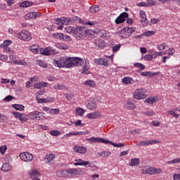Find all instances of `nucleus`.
Wrapping results in <instances>:
<instances>
[{
  "label": "nucleus",
  "mask_w": 180,
  "mask_h": 180,
  "mask_svg": "<svg viewBox=\"0 0 180 180\" xmlns=\"http://www.w3.org/2000/svg\"><path fill=\"white\" fill-rule=\"evenodd\" d=\"M53 64L58 68H71V67H80L82 58H60L59 60L53 59Z\"/></svg>",
  "instance_id": "1"
},
{
  "label": "nucleus",
  "mask_w": 180,
  "mask_h": 180,
  "mask_svg": "<svg viewBox=\"0 0 180 180\" xmlns=\"http://www.w3.org/2000/svg\"><path fill=\"white\" fill-rule=\"evenodd\" d=\"M95 34V32L91 30L86 29L85 27L77 26L75 28V37L77 39H81V37H89Z\"/></svg>",
  "instance_id": "2"
},
{
  "label": "nucleus",
  "mask_w": 180,
  "mask_h": 180,
  "mask_svg": "<svg viewBox=\"0 0 180 180\" xmlns=\"http://www.w3.org/2000/svg\"><path fill=\"white\" fill-rule=\"evenodd\" d=\"M65 174H67L68 176H73L74 175H78L79 172L77 170V169H69L68 170H62L57 172L58 176H65Z\"/></svg>",
  "instance_id": "3"
},
{
  "label": "nucleus",
  "mask_w": 180,
  "mask_h": 180,
  "mask_svg": "<svg viewBox=\"0 0 180 180\" xmlns=\"http://www.w3.org/2000/svg\"><path fill=\"white\" fill-rule=\"evenodd\" d=\"M147 89H138L134 91V96L135 99L140 101L141 99H146L147 98Z\"/></svg>",
  "instance_id": "4"
},
{
  "label": "nucleus",
  "mask_w": 180,
  "mask_h": 180,
  "mask_svg": "<svg viewBox=\"0 0 180 180\" xmlns=\"http://www.w3.org/2000/svg\"><path fill=\"white\" fill-rule=\"evenodd\" d=\"M76 67H79L80 68L79 69V72L81 74H83L84 75H86L88 74H91V66L89 65V62H84V60L82 59V63L80 65V66H76Z\"/></svg>",
  "instance_id": "5"
},
{
  "label": "nucleus",
  "mask_w": 180,
  "mask_h": 180,
  "mask_svg": "<svg viewBox=\"0 0 180 180\" xmlns=\"http://www.w3.org/2000/svg\"><path fill=\"white\" fill-rule=\"evenodd\" d=\"M18 38L24 41H29V40H32V35L29 31L22 30L18 34Z\"/></svg>",
  "instance_id": "6"
},
{
  "label": "nucleus",
  "mask_w": 180,
  "mask_h": 180,
  "mask_svg": "<svg viewBox=\"0 0 180 180\" xmlns=\"http://www.w3.org/2000/svg\"><path fill=\"white\" fill-rule=\"evenodd\" d=\"M93 44L94 45L95 49L97 50H102V49H105L106 47V44L105 41L101 39H96L93 41Z\"/></svg>",
  "instance_id": "7"
},
{
  "label": "nucleus",
  "mask_w": 180,
  "mask_h": 180,
  "mask_svg": "<svg viewBox=\"0 0 180 180\" xmlns=\"http://www.w3.org/2000/svg\"><path fill=\"white\" fill-rule=\"evenodd\" d=\"M129 18V13L127 12L122 13L115 20L116 25H120L125 22L126 19Z\"/></svg>",
  "instance_id": "8"
},
{
  "label": "nucleus",
  "mask_w": 180,
  "mask_h": 180,
  "mask_svg": "<svg viewBox=\"0 0 180 180\" xmlns=\"http://www.w3.org/2000/svg\"><path fill=\"white\" fill-rule=\"evenodd\" d=\"M20 158L22 161L29 162L30 161H33V155H32L31 153H29L27 152H25V153L20 154Z\"/></svg>",
  "instance_id": "9"
},
{
  "label": "nucleus",
  "mask_w": 180,
  "mask_h": 180,
  "mask_svg": "<svg viewBox=\"0 0 180 180\" xmlns=\"http://www.w3.org/2000/svg\"><path fill=\"white\" fill-rule=\"evenodd\" d=\"M161 143L160 140L153 139L149 141H143L137 143V146H153V144H158Z\"/></svg>",
  "instance_id": "10"
},
{
  "label": "nucleus",
  "mask_w": 180,
  "mask_h": 180,
  "mask_svg": "<svg viewBox=\"0 0 180 180\" xmlns=\"http://www.w3.org/2000/svg\"><path fill=\"white\" fill-rule=\"evenodd\" d=\"M86 105L87 109H89V110H96V108H98L96 105V101L92 98L87 101Z\"/></svg>",
  "instance_id": "11"
},
{
  "label": "nucleus",
  "mask_w": 180,
  "mask_h": 180,
  "mask_svg": "<svg viewBox=\"0 0 180 180\" xmlns=\"http://www.w3.org/2000/svg\"><path fill=\"white\" fill-rule=\"evenodd\" d=\"M35 115H38V117H34V113H28L27 116L31 120H41L43 119V112L35 111Z\"/></svg>",
  "instance_id": "12"
},
{
  "label": "nucleus",
  "mask_w": 180,
  "mask_h": 180,
  "mask_svg": "<svg viewBox=\"0 0 180 180\" xmlns=\"http://www.w3.org/2000/svg\"><path fill=\"white\" fill-rule=\"evenodd\" d=\"M41 13L39 12H30L27 13L25 15V18L27 20H30V19H37V18H40Z\"/></svg>",
  "instance_id": "13"
},
{
  "label": "nucleus",
  "mask_w": 180,
  "mask_h": 180,
  "mask_svg": "<svg viewBox=\"0 0 180 180\" xmlns=\"http://www.w3.org/2000/svg\"><path fill=\"white\" fill-rule=\"evenodd\" d=\"M141 22L143 26L148 25V20H147V15H146V11L141 10L139 12Z\"/></svg>",
  "instance_id": "14"
},
{
  "label": "nucleus",
  "mask_w": 180,
  "mask_h": 180,
  "mask_svg": "<svg viewBox=\"0 0 180 180\" xmlns=\"http://www.w3.org/2000/svg\"><path fill=\"white\" fill-rule=\"evenodd\" d=\"M75 162L74 163V165L75 167L82 166V167H91V165H89V161H84L82 159H76Z\"/></svg>",
  "instance_id": "15"
},
{
  "label": "nucleus",
  "mask_w": 180,
  "mask_h": 180,
  "mask_svg": "<svg viewBox=\"0 0 180 180\" xmlns=\"http://www.w3.org/2000/svg\"><path fill=\"white\" fill-rule=\"evenodd\" d=\"M86 141H90L91 143H107L106 139L99 137H91L85 139Z\"/></svg>",
  "instance_id": "16"
},
{
  "label": "nucleus",
  "mask_w": 180,
  "mask_h": 180,
  "mask_svg": "<svg viewBox=\"0 0 180 180\" xmlns=\"http://www.w3.org/2000/svg\"><path fill=\"white\" fill-rule=\"evenodd\" d=\"M95 63L97 64V65H104V67H108V65L110 64V62L109 59L101 58L99 59H96Z\"/></svg>",
  "instance_id": "17"
},
{
  "label": "nucleus",
  "mask_w": 180,
  "mask_h": 180,
  "mask_svg": "<svg viewBox=\"0 0 180 180\" xmlns=\"http://www.w3.org/2000/svg\"><path fill=\"white\" fill-rule=\"evenodd\" d=\"M28 174L30 175V178H32V179L33 178H40V176H41L40 172L37 171V169L30 170L28 172Z\"/></svg>",
  "instance_id": "18"
},
{
  "label": "nucleus",
  "mask_w": 180,
  "mask_h": 180,
  "mask_svg": "<svg viewBox=\"0 0 180 180\" xmlns=\"http://www.w3.org/2000/svg\"><path fill=\"white\" fill-rule=\"evenodd\" d=\"M73 150L75 153H79V154H86V148L81 146H74Z\"/></svg>",
  "instance_id": "19"
},
{
  "label": "nucleus",
  "mask_w": 180,
  "mask_h": 180,
  "mask_svg": "<svg viewBox=\"0 0 180 180\" xmlns=\"http://www.w3.org/2000/svg\"><path fill=\"white\" fill-rule=\"evenodd\" d=\"M54 158H56L54 154L46 155L44 158V162H46V164H53Z\"/></svg>",
  "instance_id": "20"
},
{
  "label": "nucleus",
  "mask_w": 180,
  "mask_h": 180,
  "mask_svg": "<svg viewBox=\"0 0 180 180\" xmlns=\"http://www.w3.org/2000/svg\"><path fill=\"white\" fill-rule=\"evenodd\" d=\"M122 82L124 85H131V84H134V80L131 77H125L122 79Z\"/></svg>",
  "instance_id": "21"
},
{
  "label": "nucleus",
  "mask_w": 180,
  "mask_h": 180,
  "mask_svg": "<svg viewBox=\"0 0 180 180\" xmlns=\"http://www.w3.org/2000/svg\"><path fill=\"white\" fill-rule=\"evenodd\" d=\"M49 85V83L46 82H39L34 85V89H41V88H46Z\"/></svg>",
  "instance_id": "22"
},
{
  "label": "nucleus",
  "mask_w": 180,
  "mask_h": 180,
  "mask_svg": "<svg viewBox=\"0 0 180 180\" xmlns=\"http://www.w3.org/2000/svg\"><path fill=\"white\" fill-rule=\"evenodd\" d=\"M98 117H101V112L99 111L90 112L87 115L88 119H98Z\"/></svg>",
  "instance_id": "23"
},
{
  "label": "nucleus",
  "mask_w": 180,
  "mask_h": 180,
  "mask_svg": "<svg viewBox=\"0 0 180 180\" xmlns=\"http://www.w3.org/2000/svg\"><path fill=\"white\" fill-rule=\"evenodd\" d=\"M30 50L34 54H38V53H39L40 46L37 44H33L30 47Z\"/></svg>",
  "instance_id": "24"
},
{
  "label": "nucleus",
  "mask_w": 180,
  "mask_h": 180,
  "mask_svg": "<svg viewBox=\"0 0 180 180\" xmlns=\"http://www.w3.org/2000/svg\"><path fill=\"white\" fill-rule=\"evenodd\" d=\"M125 108L129 110H133V109H136V105H134V103H133L131 100H128L125 104Z\"/></svg>",
  "instance_id": "25"
},
{
  "label": "nucleus",
  "mask_w": 180,
  "mask_h": 180,
  "mask_svg": "<svg viewBox=\"0 0 180 180\" xmlns=\"http://www.w3.org/2000/svg\"><path fill=\"white\" fill-rule=\"evenodd\" d=\"M157 101H158V97L150 96L145 100V103H150V105H153V103H155Z\"/></svg>",
  "instance_id": "26"
},
{
  "label": "nucleus",
  "mask_w": 180,
  "mask_h": 180,
  "mask_svg": "<svg viewBox=\"0 0 180 180\" xmlns=\"http://www.w3.org/2000/svg\"><path fill=\"white\" fill-rule=\"evenodd\" d=\"M140 164V159L132 158L131 159V162L129 164L130 167H137Z\"/></svg>",
  "instance_id": "27"
},
{
  "label": "nucleus",
  "mask_w": 180,
  "mask_h": 180,
  "mask_svg": "<svg viewBox=\"0 0 180 180\" xmlns=\"http://www.w3.org/2000/svg\"><path fill=\"white\" fill-rule=\"evenodd\" d=\"M105 141H107V143H105V144H110L111 146H113V147H124V143H115L110 141L106 140Z\"/></svg>",
  "instance_id": "28"
},
{
  "label": "nucleus",
  "mask_w": 180,
  "mask_h": 180,
  "mask_svg": "<svg viewBox=\"0 0 180 180\" xmlns=\"http://www.w3.org/2000/svg\"><path fill=\"white\" fill-rule=\"evenodd\" d=\"M141 75L142 77H149V78H152V77L157 75V73H153L151 72H141Z\"/></svg>",
  "instance_id": "29"
},
{
  "label": "nucleus",
  "mask_w": 180,
  "mask_h": 180,
  "mask_svg": "<svg viewBox=\"0 0 180 180\" xmlns=\"http://www.w3.org/2000/svg\"><path fill=\"white\" fill-rule=\"evenodd\" d=\"M13 64H15L16 65H25V67L27 65V62H25V60H15L13 61Z\"/></svg>",
  "instance_id": "30"
},
{
  "label": "nucleus",
  "mask_w": 180,
  "mask_h": 180,
  "mask_svg": "<svg viewBox=\"0 0 180 180\" xmlns=\"http://www.w3.org/2000/svg\"><path fill=\"white\" fill-rule=\"evenodd\" d=\"M134 28L133 27H127L125 28V34H127L128 37H130L131 34H133V33H134Z\"/></svg>",
  "instance_id": "31"
},
{
  "label": "nucleus",
  "mask_w": 180,
  "mask_h": 180,
  "mask_svg": "<svg viewBox=\"0 0 180 180\" xmlns=\"http://www.w3.org/2000/svg\"><path fill=\"white\" fill-rule=\"evenodd\" d=\"M89 11L91 13H96V12H99V6L98 5L92 6Z\"/></svg>",
  "instance_id": "32"
},
{
  "label": "nucleus",
  "mask_w": 180,
  "mask_h": 180,
  "mask_svg": "<svg viewBox=\"0 0 180 180\" xmlns=\"http://www.w3.org/2000/svg\"><path fill=\"white\" fill-rule=\"evenodd\" d=\"M39 54H42L43 56H49V47L46 48H40L39 49Z\"/></svg>",
  "instance_id": "33"
},
{
  "label": "nucleus",
  "mask_w": 180,
  "mask_h": 180,
  "mask_svg": "<svg viewBox=\"0 0 180 180\" xmlns=\"http://www.w3.org/2000/svg\"><path fill=\"white\" fill-rule=\"evenodd\" d=\"M32 5H33V2L25 1L21 3L20 6H21V8H29V6H32Z\"/></svg>",
  "instance_id": "34"
},
{
  "label": "nucleus",
  "mask_w": 180,
  "mask_h": 180,
  "mask_svg": "<svg viewBox=\"0 0 180 180\" xmlns=\"http://www.w3.org/2000/svg\"><path fill=\"white\" fill-rule=\"evenodd\" d=\"M36 64L39 67H42V68H47L49 67V65L47 64V63L43 60H39L36 63Z\"/></svg>",
  "instance_id": "35"
},
{
  "label": "nucleus",
  "mask_w": 180,
  "mask_h": 180,
  "mask_svg": "<svg viewBox=\"0 0 180 180\" xmlns=\"http://www.w3.org/2000/svg\"><path fill=\"white\" fill-rule=\"evenodd\" d=\"M8 51V53H9V56H8V58L11 60V61H13V60H15L16 59V56L13 53V51L11 50V49H7Z\"/></svg>",
  "instance_id": "36"
},
{
  "label": "nucleus",
  "mask_w": 180,
  "mask_h": 180,
  "mask_svg": "<svg viewBox=\"0 0 180 180\" xmlns=\"http://www.w3.org/2000/svg\"><path fill=\"white\" fill-rule=\"evenodd\" d=\"M65 30L69 34L73 33V34H75V28L72 26H67Z\"/></svg>",
  "instance_id": "37"
},
{
  "label": "nucleus",
  "mask_w": 180,
  "mask_h": 180,
  "mask_svg": "<svg viewBox=\"0 0 180 180\" xmlns=\"http://www.w3.org/2000/svg\"><path fill=\"white\" fill-rule=\"evenodd\" d=\"M11 168L12 167H11V165L9 163H5L1 167V169L4 172L11 171Z\"/></svg>",
  "instance_id": "38"
},
{
  "label": "nucleus",
  "mask_w": 180,
  "mask_h": 180,
  "mask_svg": "<svg viewBox=\"0 0 180 180\" xmlns=\"http://www.w3.org/2000/svg\"><path fill=\"white\" fill-rule=\"evenodd\" d=\"M84 113L85 110L83 108H81L79 107H77L76 108V115H79V116H84Z\"/></svg>",
  "instance_id": "39"
},
{
  "label": "nucleus",
  "mask_w": 180,
  "mask_h": 180,
  "mask_svg": "<svg viewBox=\"0 0 180 180\" xmlns=\"http://www.w3.org/2000/svg\"><path fill=\"white\" fill-rule=\"evenodd\" d=\"M84 85H86V86H90V88H94L96 84L94 80H87L84 82Z\"/></svg>",
  "instance_id": "40"
},
{
  "label": "nucleus",
  "mask_w": 180,
  "mask_h": 180,
  "mask_svg": "<svg viewBox=\"0 0 180 180\" xmlns=\"http://www.w3.org/2000/svg\"><path fill=\"white\" fill-rule=\"evenodd\" d=\"M12 106L14 109H16V110L22 111L25 110V106H23V105L13 104Z\"/></svg>",
  "instance_id": "41"
},
{
  "label": "nucleus",
  "mask_w": 180,
  "mask_h": 180,
  "mask_svg": "<svg viewBox=\"0 0 180 180\" xmlns=\"http://www.w3.org/2000/svg\"><path fill=\"white\" fill-rule=\"evenodd\" d=\"M56 46L58 49H60L62 50H67L68 49V46L67 45L62 43H58L56 44Z\"/></svg>",
  "instance_id": "42"
},
{
  "label": "nucleus",
  "mask_w": 180,
  "mask_h": 180,
  "mask_svg": "<svg viewBox=\"0 0 180 180\" xmlns=\"http://www.w3.org/2000/svg\"><path fill=\"white\" fill-rule=\"evenodd\" d=\"M134 66L135 67V68H139L141 70H145V68H146V65H143V63H134Z\"/></svg>",
  "instance_id": "43"
},
{
  "label": "nucleus",
  "mask_w": 180,
  "mask_h": 180,
  "mask_svg": "<svg viewBox=\"0 0 180 180\" xmlns=\"http://www.w3.org/2000/svg\"><path fill=\"white\" fill-rule=\"evenodd\" d=\"M79 134H82V131L79 132H70L64 135V137H70V136H79Z\"/></svg>",
  "instance_id": "44"
},
{
  "label": "nucleus",
  "mask_w": 180,
  "mask_h": 180,
  "mask_svg": "<svg viewBox=\"0 0 180 180\" xmlns=\"http://www.w3.org/2000/svg\"><path fill=\"white\" fill-rule=\"evenodd\" d=\"M49 113L51 115H58V113H60V109H58V108H51L49 110Z\"/></svg>",
  "instance_id": "45"
},
{
  "label": "nucleus",
  "mask_w": 180,
  "mask_h": 180,
  "mask_svg": "<svg viewBox=\"0 0 180 180\" xmlns=\"http://www.w3.org/2000/svg\"><path fill=\"white\" fill-rule=\"evenodd\" d=\"M12 44V41L11 40H6L4 43H3V47L4 49H6V50H8V46H11Z\"/></svg>",
  "instance_id": "46"
},
{
  "label": "nucleus",
  "mask_w": 180,
  "mask_h": 180,
  "mask_svg": "<svg viewBox=\"0 0 180 180\" xmlns=\"http://www.w3.org/2000/svg\"><path fill=\"white\" fill-rule=\"evenodd\" d=\"M171 10L172 12H178V4H175V0L172 2Z\"/></svg>",
  "instance_id": "47"
},
{
  "label": "nucleus",
  "mask_w": 180,
  "mask_h": 180,
  "mask_svg": "<svg viewBox=\"0 0 180 180\" xmlns=\"http://www.w3.org/2000/svg\"><path fill=\"white\" fill-rule=\"evenodd\" d=\"M48 50H49V56L57 54V51H56V49H53V47L51 46H48Z\"/></svg>",
  "instance_id": "48"
},
{
  "label": "nucleus",
  "mask_w": 180,
  "mask_h": 180,
  "mask_svg": "<svg viewBox=\"0 0 180 180\" xmlns=\"http://www.w3.org/2000/svg\"><path fill=\"white\" fill-rule=\"evenodd\" d=\"M157 49L158 50H165V49H167V44L166 43H163V44H158L157 46Z\"/></svg>",
  "instance_id": "49"
},
{
  "label": "nucleus",
  "mask_w": 180,
  "mask_h": 180,
  "mask_svg": "<svg viewBox=\"0 0 180 180\" xmlns=\"http://www.w3.org/2000/svg\"><path fill=\"white\" fill-rule=\"evenodd\" d=\"M53 37L56 39H59L60 40L63 39V37H64V34L63 33H54L53 34Z\"/></svg>",
  "instance_id": "50"
},
{
  "label": "nucleus",
  "mask_w": 180,
  "mask_h": 180,
  "mask_svg": "<svg viewBox=\"0 0 180 180\" xmlns=\"http://www.w3.org/2000/svg\"><path fill=\"white\" fill-rule=\"evenodd\" d=\"M49 134H51V136L57 137V136H60V134H61V132L58 130H53V131H51Z\"/></svg>",
  "instance_id": "51"
},
{
  "label": "nucleus",
  "mask_w": 180,
  "mask_h": 180,
  "mask_svg": "<svg viewBox=\"0 0 180 180\" xmlns=\"http://www.w3.org/2000/svg\"><path fill=\"white\" fill-rule=\"evenodd\" d=\"M44 103H50L54 102V98L48 97L46 98H43Z\"/></svg>",
  "instance_id": "52"
},
{
  "label": "nucleus",
  "mask_w": 180,
  "mask_h": 180,
  "mask_svg": "<svg viewBox=\"0 0 180 180\" xmlns=\"http://www.w3.org/2000/svg\"><path fill=\"white\" fill-rule=\"evenodd\" d=\"M153 34H155V32L154 31H146L143 33V36H146V37H151Z\"/></svg>",
  "instance_id": "53"
},
{
  "label": "nucleus",
  "mask_w": 180,
  "mask_h": 180,
  "mask_svg": "<svg viewBox=\"0 0 180 180\" xmlns=\"http://www.w3.org/2000/svg\"><path fill=\"white\" fill-rule=\"evenodd\" d=\"M168 115H170V116H174V117H175L176 119H178L179 117V114H177L172 110L168 111Z\"/></svg>",
  "instance_id": "54"
},
{
  "label": "nucleus",
  "mask_w": 180,
  "mask_h": 180,
  "mask_svg": "<svg viewBox=\"0 0 180 180\" xmlns=\"http://www.w3.org/2000/svg\"><path fill=\"white\" fill-rule=\"evenodd\" d=\"M6 150H8V148L6 147V145H4L0 147V153L1 154L4 155L6 152Z\"/></svg>",
  "instance_id": "55"
},
{
  "label": "nucleus",
  "mask_w": 180,
  "mask_h": 180,
  "mask_svg": "<svg viewBox=\"0 0 180 180\" xmlns=\"http://www.w3.org/2000/svg\"><path fill=\"white\" fill-rule=\"evenodd\" d=\"M180 158H176L172 160L168 161L167 164H179Z\"/></svg>",
  "instance_id": "56"
},
{
  "label": "nucleus",
  "mask_w": 180,
  "mask_h": 180,
  "mask_svg": "<svg viewBox=\"0 0 180 180\" xmlns=\"http://www.w3.org/2000/svg\"><path fill=\"white\" fill-rule=\"evenodd\" d=\"M153 58H157V57H162L163 53L162 52H158V51H155L153 53Z\"/></svg>",
  "instance_id": "57"
},
{
  "label": "nucleus",
  "mask_w": 180,
  "mask_h": 180,
  "mask_svg": "<svg viewBox=\"0 0 180 180\" xmlns=\"http://www.w3.org/2000/svg\"><path fill=\"white\" fill-rule=\"evenodd\" d=\"M64 88H65V86H64V85L63 84H56L53 86V89H58V90L64 89Z\"/></svg>",
  "instance_id": "58"
},
{
  "label": "nucleus",
  "mask_w": 180,
  "mask_h": 180,
  "mask_svg": "<svg viewBox=\"0 0 180 180\" xmlns=\"http://www.w3.org/2000/svg\"><path fill=\"white\" fill-rule=\"evenodd\" d=\"M154 175L162 174V169L154 167Z\"/></svg>",
  "instance_id": "59"
},
{
  "label": "nucleus",
  "mask_w": 180,
  "mask_h": 180,
  "mask_svg": "<svg viewBox=\"0 0 180 180\" xmlns=\"http://www.w3.org/2000/svg\"><path fill=\"white\" fill-rule=\"evenodd\" d=\"M143 58H145V60H146L147 61H150V60H153V54L152 55H146Z\"/></svg>",
  "instance_id": "60"
},
{
  "label": "nucleus",
  "mask_w": 180,
  "mask_h": 180,
  "mask_svg": "<svg viewBox=\"0 0 180 180\" xmlns=\"http://www.w3.org/2000/svg\"><path fill=\"white\" fill-rule=\"evenodd\" d=\"M154 167H148V174L149 175H154Z\"/></svg>",
  "instance_id": "61"
},
{
  "label": "nucleus",
  "mask_w": 180,
  "mask_h": 180,
  "mask_svg": "<svg viewBox=\"0 0 180 180\" xmlns=\"http://www.w3.org/2000/svg\"><path fill=\"white\" fill-rule=\"evenodd\" d=\"M120 49V44H117L112 47V51L114 53H116V51H119Z\"/></svg>",
  "instance_id": "62"
},
{
  "label": "nucleus",
  "mask_w": 180,
  "mask_h": 180,
  "mask_svg": "<svg viewBox=\"0 0 180 180\" xmlns=\"http://www.w3.org/2000/svg\"><path fill=\"white\" fill-rule=\"evenodd\" d=\"M110 152L109 151H104V152H102V156L104 158H106V157H109V155H110Z\"/></svg>",
  "instance_id": "63"
},
{
  "label": "nucleus",
  "mask_w": 180,
  "mask_h": 180,
  "mask_svg": "<svg viewBox=\"0 0 180 180\" xmlns=\"http://www.w3.org/2000/svg\"><path fill=\"white\" fill-rule=\"evenodd\" d=\"M173 179L174 180H180V173L174 174L173 175Z\"/></svg>",
  "instance_id": "64"
}]
</instances>
